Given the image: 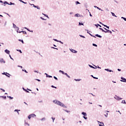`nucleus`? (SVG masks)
Here are the masks:
<instances>
[{"mask_svg": "<svg viewBox=\"0 0 126 126\" xmlns=\"http://www.w3.org/2000/svg\"><path fill=\"white\" fill-rule=\"evenodd\" d=\"M25 29H27L28 30V31H30V30H29V29H27L26 28H25Z\"/></svg>", "mask_w": 126, "mask_h": 126, "instance_id": "nucleus-47", "label": "nucleus"}, {"mask_svg": "<svg viewBox=\"0 0 126 126\" xmlns=\"http://www.w3.org/2000/svg\"><path fill=\"white\" fill-rule=\"evenodd\" d=\"M5 52L6 53V54H9V53H10V51H9V50H7V49H6L5 50Z\"/></svg>", "mask_w": 126, "mask_h": 126, "instance_id": "nucleus-7", "label": "nucleus"}, {"mask_svg": "<svg viewBox=\"0 0 126 126\" xmlns=\"http://www.w3.org/2000/svg\"><path fill=\"white\" fill-rule=\"evenodd\" d=\"M122 103L123 104H126V100H122Z\"/></svg>", "mask_w": 126, "mask_h": 126, "instance_id": "nucleus-21", "label": "nucleus"}, {"mask_svg": "<svg viewBox=\"0 0 126 126\" xmlns=\"http://www.w3.org/2000/svg\"><path fill=\"white\" fill-rule=\"evenodd\" d=\"M80 37H82V38H85L84 36L80 35Z\"/></svg>", "mask_w": 126, "mask_h": 126, "instance_id": "nucleus-39", "label": "nucleus"}, {"mask_svg": "<svg viewBox=\"0 0 126 126\" xmlns=\"http://www.w3.org/2000/svg\"><path fill=\"white\" fill-rule=\"evenodd\" d=\"M51 87H52V88H55V89H57V87H55L53 85L51 86Z\"/></svg>", "mask_w": 126, "mask_h": 126, "instance_id": "nucleus-25", "label": "nucleus"}, {"mask_svg": "<svg viewBox=\"0 0 126 126\" xmlns=\"http://www.w3.org/2000/svg\"><path fill=\"white\" fill-rule=\"evenodd\" d=\"M102 25H103V26H104V27H106V28H108V29H109L110 28V27H108V26L105 25H104V24H102Z\"/></svg>", "mask_w": 126, "mask_h": 126, "instance_id": "nucleus-11", "label": "nucleus"}, {"mask_svg": "<svg viewBox=\"0 0 126 126\" xmlns=\"http://www.w3.org/2000/svg\"><path fill=\"white\" fill-rule=\"evenodd\" d=\"M19 0V1H21V2H23V3H25V4H26V3H27V2L23 1L22 0Z\"/></svg>", "mask_w": 126, "mask_h": 126, "instance_id": "nucleus-12", "label": "nucleus"}, {"mask_svg": "<svg viewBox=\"0 0 126 126\" xmlns=\"http://www.w3.org/2000/svg\"><path fill=\"white\" fill-rule=\"evenodd\" d=\"M44 16H46V17H47L48 18H49V16H48V15H46V14H44Z\"/></svg>", "mask_w": 126, "mask_h": 126, "instance_id": "nucleus-34", "label": "nucleus"}, {"mask_svg": "<svg viewBox=\"0 0 126 126\" xmlns=\"http://www.w3.org/2000/svg\"><path fill=\"white\" fill-rule=\"evenodd\" d=\"M118 71H121V69H118Z\"/></svg>", "mask_w": 126, "mask_h": 126, "instance_id": "nucleus-50", "label": "nucleus"}, {"mask_svg": "<svg viewBox=\"0 0 126 126\" xmlns=\"http://www.w3.org/2000/svg\"><path fill=\"white\" fill-rule=\"evenodd\" d=\"M112 16H115V17H117V16L115 15V13L111 12Z\"/></svg>", "mask_w": 126, "mask_h": 126, "instance_id": "nucleus-17", "label": "nucleus"}, {"mask_svg": "<svg viewBox=\"0 0 126 126\" xmlns=\"http://www.w3.org/2000/svg\"><path fill=\"white\" fill-rule=\"evenodd\" d=\"M9 57L10 58L11 60H13V59H12V58H11V56L9 55Z\"/></svg>", "mask_w": 126, "mask_h": 126, "instance_id": "nucleus-44", "label": "nucleus"}, {"mask_svg": "<svg viewBox=\"0 0 126 126\" xmlns=\"http://www.w3.org/2000/svg\"><path fill=\"white\" fill-rule=\"evenodd\" d=\"M59 72H62V73H63V74H64V73H64V72H63V71H62V70H60Z\"/></svg>", "mask_w": 126, "mask_h": 126, "instance_id": "nucleus-18", "label": "nucleus"}, {"mask_svg": "<svg viewBox=\"0 0 126 126\" xmlns=\"http://www.w3.org/2000/svg\"><path fill=\"white\" fill-rule=\"evenodd\" d=\"M95 26L96 27H98V25H95Z\"/></svg>", "mask_w": 126, "mask_h": 126, "instance_id": "nucleus-58", "label": "nucleus"}, {"mask_svg": "<svg viewBox=\"0 0 126 126\" xmlns=\"http://www.w3.org/2000/svg\"><path fill=\"white\" fill-rule=\"evenodd\" d=\"M121 81L123 82H126V79L124 78V77H121Z\"/></svg>", "mask_w": 126, "mask_h": 126, "instance_id": "nucleus-5", "label": "nucleus"}, {"mask_svg": "<svg viewBox=\"0 0 126 126\" xmlns=\"http://www.w3.org/2000/svg\"><path fill=\"white\" fill-rule=\"evenodd\" d=\"M79 25H83V26H84V25L83 24V23H79Z\"/></svg>", "mask_w": 126, "mask_h": 126, "instance_id": "nucleus-24", "label": "nucleus"}, {"mask_svg": "<svg viewBox=\"0 0 126 126\" xmlns=\"http://www.w3.org/2000/svg\"><path fill=\"white\" fill-rule=\"evenodd\" d=\"M4 4H5V3L7 4V2H4Z\"/></svg>", "mask_w": 126, "mask_h": 126, "instance_id": "nucleus-57", "label": "nucleus"}, {"mask_svg": "<svg viewBox=\"0 0 126 126\" xmlns=\"http://www.w3.org/2000/svg\"><path fill=\"white\" fill-rule=\"evenodd\" d=\"M19 41H20V42H22V43L23 44H24V41H23V40H21V39H19Z\"/></svg>", "mask_w": 126, "mask_h": 126, "instance_id": "nucleus-19", "label": "nucleus"}, {"mask_svg": "<svg viewBox=\"0 0 126 126\" xmlns=\"http://www.w3.org/2000/svg\"><path fill=\"white\" fill-rule=\"evenodd\" d=\"M64 75L67 76V77H68V78H70V77L67 74V73H65Z\"/></svg>", "mask_w": 126, "mask_h": 126, "instance_id": "nucleus-9", "label": "nucleus"}, {"mask_svg": "<svg viewBox=\"0 0 126 126\" xmlns=\"http://www.w3.org/2000/svg\"><path fill=\"white\" fill-rule=\"evenodd\" d=\"M54 103H55L57 105H59V106H61V107H64V104L63 103L61 102V101H59L58 100H55L53 101Z\"/></svg>", "mask_w": 126, "mask_h": 126, "instance_id": "nucleus-1", "label": "nucleus"}, {"mask_svg": "<svg viewBox=\"0 0 126 126\" xmlns=\"http://www.w3.org/2000/svg\"><path fill=\"white\" fill-rule=\"evenodd\" d=\"M100 30H101L102 32H104V33H108V32H105L104 30H103V29L99 28Z\"/></svg>", "mask_w": 126, "mask_h": 126, "instance_id": "nucleus-6", "label": "nucleus"}, {"mask_svg": "<svg viewBox=\"0 0 126 126\" xmlns=\"http://www.w3.org/2000/svg\"><path fill=\"white\" fill-rule=\"evenodd\" d=\"M34 72H37V73H39V71H34Z\"/></svg>", "mask_w": 126, "mask_h": 126, "instance_id": "nucleus-45", "label": "nucleus"}, {"mask_svg": "<svg viewBox=\"0 0 126 126\" xmlns=\"http://www.w3.org/2000/svg\"><path fill=\"white\" fill-rule=\"evenodd\" d=\"M124 46H126V44H124Z\"/></svg>", "mask_w": 126, "mask_h": 126, "instance_id": "nucleus-64", "label": "nucleus"}, {"mask_svg": "<svg viewBox=\"0 0 126 126\" xmlns=\"http://www.w3.org/2000/svg\"><path fill=\"white\" fill-rule=\"evenodd\" d=\"M17 51H18L19 52H20V53L21 54L22 53V52L21 51V50H17Z\"/></svg>", "mask_w": 126, "mask_h": 126, "instance_id": "nucleus-41", "label": "nucleus"}, {"mask_svg": "<svg viewBox=\"0 0 126 126\" xmlns=\"http://www.w3.org/2000/svg\"><path fill=\"white\" fill-rule=\"evenodd\" d=\"M36 8H37V9H40V7H38V6H37Z\"/></svg>", "mask_w": 126, "mask_h": 126, "instance_id": "nucleus-42", "label": "nucleus"}, {"mask_svg": "<svg viewBox=\"0 0 126 126\" xmlns=\"http://www.w3.org/2000/svg\"><path fill=\"white\" fill-rule=\"evenodd\" d=\"M109 32L110 33V34H112V32L111 31H109Z\"/></svg>", "mask_w": 126, "mask_h": 126, "instance_id": "nucleus-48", "label": "nucleus"}, {"mask_svg": "<svg viewBox=\"0 0 126 126\" xmlns=\"http://www.w3.org/2000/svg\"><path fill=\"white\" fill-rule=\"evenodd\" d=\"M36 80H37V81H41V80H40L39 79H36Z\"/></svg>", "mask_w": 126, "mask_h": 126, "instance_id": "nucleus-54", "label": "nucleus"}, {"mask_svg": "<svg viewBox=\"0 0 126 126\" xmlns=\"http://www.w3.org/2000/svg\"><path fill=\"white\" fill-rule=\"evenodd\" d=\"M54 41H55L56 42H60V41L58 40V39H54Z\"/></svg>", "mask_w": 126, "mask_h": 126, "instance_id": "nucleus-32", "label": "nucleus"}, {"mask_svg": "<svg viewBox=\"0 0 126 126\" xmlns=\"http://www.w3.org/2000/svg\"><path fill=\"white\" fill-rule=\"evenodd\" d=\"M91 76H92V77H93V78H94V79H98V78L95 77H94V76H93V75H91Z\"/></svg>", "mask_w": 126, "mask_h": 126, "instance_id": "nucleus-20", "label": "nucleus"}, {"mask_svg": "<svg viewBox=\"0 0 126 126\" xmlns=\"http://www.w3.org/2000/svg\"><path fill=\"white\" fill-rule=\"evenodd\" d=\"M41 19H42V20H46V19H44V18H42V17H41L40 18Z\"/></svg>", "mask_w": 126, "mask_h": 126, "instance_id": "nucleus-46", "label": "nucleus"}, {"mask_svg": "<svg viewBox=\"0 0 126 126\" xmlns=\"http://www.w3.org/2000/svg\"><path fill=\"white\" fill-rule=\"evenodd\" d=\"M7 97L8 98H9V99H10V100H12V99H13V97H11V96H7Z\"/></svg>", "mask_w": 126, "mask_h": 126, "instance_id": "nucleus-15", "label": "nucleus"}, {"mask_svg": "<svg viewBox=\"0 0 126 126\" xmlns=\"http://www.w3.org/2000/svg\"><path fill=\"white\" fill-rule=\"evenodd\" d=\"M105 70H106L107 71H109V72H112V70H109V69H105Z\"/></svg>", "mask_w": 126, "mask_h": 126, "instance_id": "nucleus-14", "label": "nucleus"}, {"mask_svg": "<svg viewBox=\"0 0 126 126\" xmlns=\"http://www.w3.org/2000/svg\"><path fill=\"white\" fill-rule=\"evenodd\" d=\"M124 20H125V21H126V18H124Z\"/></svg>", "mask_w": 126, "mask_h": 126, "instance_id": "nucleus-49", "label": "nucleus"}, {"mask_svg": "<svg viewBox=\"0 0 126 126\" xmlns=\"http://www.w3.org/2000/svg\"><path fill=\"white\" fill-rule=\"evenodd\" d=\"M97 25H98V26H99V27H101V26L100 25L97 24Z\"/></svg>", "mask_w": 126, "mask_h": 126, "instance_id": "nucleus-55", "label": "nucleus"}, {"mask_svg": "<svg viewBox=\"0 0 126 126\" xmlns=\"http://www.w3.org/2000/svg\"><path fill=\"white\" fill-rule=\"evenodd\" d=\"M0 90H2V91H3V92H5V90H4V89H0Z\"/></svg>", "mask_w": 126, "mask_h": 126, "instance_id": "nucleus-30", "label": "nucleus"}, {"mask_svg": "<svg viewBox=\"0 0 126 126\" xmlns=\"http://www.w3.org/2000/svg\"><path fill=\"white\" fill-rule=\"evenodd\" d=\"M10 3L11 5L12 4V2H10Z\"/></svg>", "mask_w": 126, "mask_h": 126, "instance_id": "nucleus-62", "label": "nucleus"}, {"mask_svg": "<svg viewBox=\"0 0 126 126\" xmlns=\"http://www.w3.org/2000/svg\"><path fill=\"white\" fill-rule=\"evenodd\" d=\"M99 126H103V125H99Z\"/></svg>", "mask_w": 126, "mask_h": 126, "instance_id": "nucleus-63", "label": "nucleus"}, {"mask_svg": "<svg viewBox=\"0 0 126 126\" xmlns=\"http://www.w3.org/2000/svg\"><path fill=\"white\" fill-rule=\"evenodd\" d=\"M90 67H92V68H94V67L93 66L90 65Z\"/></svg>", "mask_w": 126, "mask_h": 126, "instance_id": "nucleus-43", "label": "nucleus"}, {"mask_svg": "<svg viewBox=\"0 0 126 126\" xmlns=\"http://www.w3.org/2000/svg\"><path fill=\"white\" fill-rule=\"evenodd\" d=\"M25 92H26L27 93H29V91L26 90H24Z\"/></svg>", "mask_w": 126, "mask_h": 126, "instance_id": "nucleus-40", "label": "nucleus"}, {"mask_svg": "<svg viewBox=\"0 0 126 126\" xmlns=\"http://www.w3.org/2000/svg\"><path fill=\"white\" fill-rule=\"evenodd\" d=\"M104 29H105V30H106L105 32H109V31H110V30L105 28H103Z\"/></svg>", "mask_w": 126, "mask_h": 126, "instance_id": "nucleus-13", "label": "nucleus"}, {"mask_svg": "<svg viewBox=\"0 0 126 126\" xmlns=\"http://www.w3.org/2000/svg\"><path fill=\"white\" fill-rule=\"evenodd\" d=\"M23 71H25V72H26V73H28V72H27V71H26V70H23Z\"/></svg>", "mask_w": 126, "mask_h": 126, "instance_id": "nucleus-38", "label": "nucleus"}, {"mask_svg": "<svg viewBox=\"0 0 126 126\" xmlns=\"http://www.w3.org/2000/svg\"><path fill=\"white\" fill-rule=\"evenodd\" d=\"M72 52L74 53L75 54V53H77V51H76L73 49H72Z\"/></svg>", "mask_w": 126, "mask_h": 126, "instance_id": "nucleus-10", "label": "nucleus"}, {"mask_svg": "<svg viewBox=\"0 0 126 126\" xmlns=\"http://www.w3.org/2000/svg\"><path fill=\"white\" fill-rule=\"evenodd\" d=\"M76 2V4H80V3L78 1H77Z\"/></svg>", "mask_w": 126, "mask_h": 126, "instance_id": "nucleus-26", "label": "nucleus"}, {"mask_svg": "<svg viewBox=\"0 0 126 126\" xmlns=\"http://www.w3.org/2000/svg\"><path fill=\"white\" fill-rule=\"evenodd\" d=\"M46 74L47 77L52 78V76H50V75L48 76V74Z\"/></svg>", "mask_w": 126, "mask_h": 126, "instance_id": "nucleus-27", "label": "nucleus"}, {"mask_svg": "<svg viewBox=\"0 0 126 126\" xmlns=\"http://www.w3.org/2000/svg\"><path fill=\"white\" fill-rule=\"evenodd\" d=\"M5 25H6V22H5Z\"/></svg>", "mask_w": 126, "mask_h": 126, "instance_id": "nucleus-61", "label": "nucleus"}, {"mask_svg": "<svg viewBox=\"0 0 126 126\" xmlns=\"http://www.w3.org/2000/svg\"><path fill=\"white\" fill-rule=\"evenodd\" d=\"M104 116L106 118H108V113H106V114H105Z\"/></svg>", "mask_w": 126, "mask_h": 126, "instance_id": "nucleus-22", "label": "nucleus"}, {"mask_svg": "<svg viewBox=\"0 0 126 126\" xmlns=\"http://www.w3.org/2000/svg\"><path fill=\"white\" fill-rule=\"evenodd\" d=\"M2 98H3V99H6V96H1Z\"/></svg>", "mask_w": 126, "mask_h": 126, "instance_id": "nucleus-36", "label": "nucleus"}, {"mask_svg": "<svg viewBox=\"0 0 126 126\" xmlns=\"http://www.w3.org/2000/svg\"><path fill=\"white\" fill-rule=\"evenodd\" d=\"M15 112H17L18 115H19V112H18V110H17V109L15 110Z\"/></svg>", "mask_w": 126, "mask_h": 126, "instance_id": "nucleus-29", "label": "nucleus"}, {"mask_svg": "<svg viewBox=\"0 0 126 126\" xmlns=\"http://www.w3.org/2000/svg\"><path fill=\"white\" fill-rule=\"evenodd\" d=\"M54 78L56 79V80H58V78H57L56 76H54Z\"/></svg>", "mask_w": 126, "mask_h": 126, "instance_id": "nucleus-33", "label": "nucleus"}, {"mask_svg": "<svg viewBox=\"0 0 126 126\" xmlns=\"http://www.w3.org/2000/svg\"><path fill=\"white\" fill-rule=\"evenodd\" d=\"M74 80H75V81H80V79H75Z\"/></svg>", "mask_w": 126, "mask_h": 126, "instance_id": "nucleus-28", "label": "nucleus"}, {"mask_svg": "<svg viewBox=\"0 0 126 126\" xmlns=\"http://www.w3.org/2000/svg\"><path fill=\"white\" fill-rule=\"evenodd\" d=\"M99 107H102V105H99Z\"/></svg>", "mask_w": 126, "mask_h": 126, "instance_id": "nucleus-60", "label": "nucleus"}, {"mask_svg": "<svg viewBox=\"0 0 126 126\" xmlns=\"http://www.w3.org/2000/svg\"><path fill=\"white\" fill-rule=\"evenodd\" d=\"M22 32L23 34H27V33L25 31H22Z\"/></svg>", "mask_w": 126, "mask_h": 126, "instance_id": "nucleus-23", "label": "nucleus"}, {"mask_svg": "<svg viewBox=\"0 0 126 126\" xmlns=\"http://www.w3.org/2000/svg\"><path fill=\"white\" fill-rule=\"evenodd\" d=\"M101 125H104V123L103 122L100 123Z\"/></svg>", "mask_w": 126, "mask_h": 126, "instance_id": "nucleus-52", "label": "nucleus"}, {"mask_svg": "<svg viewBox=\"0 0 126 126\" xmlns=\"http://www.w3.org/2000/svg\"><path fill=\"white\" fill-rule=\"evenodd\" d=\"M93 46H94V47H97V45L95 44H93Z\"/></svg>", "mask_w": 126, "mask_h": 126, "instance_id": "nucleus-37", "label": "nucleus"}, {"mask_svg": "<svg viewBox=\"0 0 126 126\" xmlns=\"http://www.w3.org/2000/svg\"><path fill=\"white\" fill-rule=\"evenodd\" d=\"M59 42H60V43H61V44H63V43L62 41H59Z\"/></svg>", "mask_w": 126, "mask_h": 126, "instance_id": "nucleus-53", "label": "nucleus"}, {"mask_svg": "<svg viewBox=\"0 0 126 126\" xmlns=\"http://www.w3.org/2000/svg\"><path fill=\"white\" fill-rule=\"evenodd\" d=\"M0 63H5V61H4V60H3V59L1 58L0 59Z\"/></svg>", "mask_w": 126, "mask_h": 126, "instance_id": "nucleus-4", "label": "nucleus"}, {"mask_svg": "<svg viewBox=\"0 0 126 126\" xmlns=\"http://www.w3.org/2000/svg\"><path fill=\"white\" fill-rule=\"evenodd\" d=\"M52 119L53 120V122H54L55 121V118L54 117H52Z\"/></svg>", "mask_w": 126, "mask_h": 126, "instance_id": "nucleus-31", "label": "nucleus"}, {"mask_svg": "<svg viewBox=\"0 0 126 126\" xmlns=\"http://www.w3.org/2000/svg\"><path fill=\"white\" fill-rule=\"evenodd\" d=\"M82 115H83L84 116L83 118L84 119H85V120H87V117H86V116H87V114H86V113L82 112Z\"/></svg>", "mask_w": 126, "mask_h": 126, "instance_id": "nucleus-3", "label": "nucleus"}, {"mask_svg": "<svg viewBox=\"0 0 126 126\" xmlns=\"http://www.w3.org/2000/svg\"><path fill=\"white\" fill-rule=\"evenodd\" d=\"M6 76H7V77H10L9 76L7 75V74H5Z\"/></svg>", "mask_w": 126, "mask_h": 126, "instance_id": "nucleus-51", "label": "nucleus"}, {"mask_svg": "<svg viewBox=\"0 0 126 126\" xmlns=\"http://www.w3.org/2000/svg\"><path fill=\"white\" fill-rule=\"evenodd\" d=\"M96 37H98V38H102V36L99 34H95Z\"/></svg>", "mask_w": 126, "mask_h": 126, "instance_id": "nucleus-8", "label": "nucleus"}, {"mask_svg": "<svg viewBox=\"0 0 126 126\" xmlns=\"http://www.w3.org/2000/svg\"><path fill=\"white\" fill-rule=\"evenodd\" d=\"M35 117H36V115H35L34 114H32L28 116V118L29 120H30V119H31V118H35Z\"/></svg>", "mask_w": 126, "mask_h": 126, "instance_id": "nucleus-2", "label": "nucleus"}, {"mask_svg": "<svg viewBox=\"0 0 126 126\" xmlns=\"http://www.w3.org/2000/svg\"><path fill=\"white\" fill-rule=\"evenodd\" d=\"M94 7H96L97 9H99V10L103 11V10L101 9V8H99L98 7L94 6Z\"/></svg>", "mask_w": 126, "mask_h": 126, "instance_id": "nucleus-16", "label": "nucleus"}, {"mask_svg": "<svg viewBox=\"0 0 126 126\" xmlns=\"http://www.w3.org/2000/svg\"><path fill=\"white\" fill-rule=\"evenodd\" d=\"M90 16L92 17V14H90Z\"/></svg>", "mask_w": 126, "mask_h": 126, "instance_id": "nucleus-56", "label": "nucleus"}, {"mask_svg": "<svg viewBox=\"0 0 126 126\" xmlns=\"http://www.w3.org/2000/svg\"><path fill=\"white\" fill-rule=\"evenodd\" d=\"M90 35H91V36H92V37H94V38H96V37L94 35H93L92 34H90Z\"/></svg>", "mask_w": 126, "mask_h": 126, "instance_id": "nucleus-35", "label": "nucleus"}, {"mask_svg": "<svg viewBox=\"0 0 126 126\" xmlns=\"http://www.w3.org/2000/svg\"><path fill=\"white\" fill-rule=\"evenodd\" d=\"M33 6H34V7H37V6L34 5Z\"/></svg>", "mask_w": 126, "mask_h": 126, "instance_id": "nucleus-59", "label": "nucleus"}]
</instances>
